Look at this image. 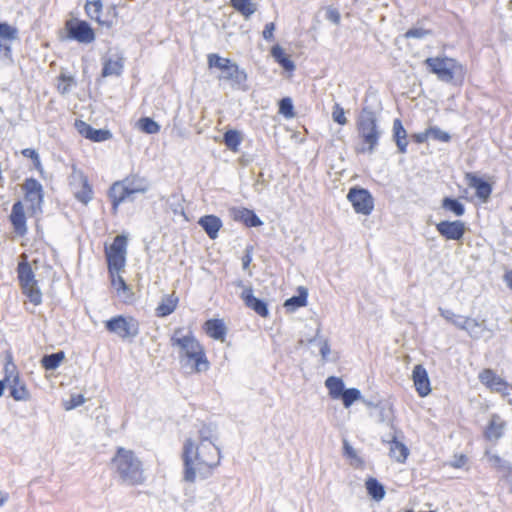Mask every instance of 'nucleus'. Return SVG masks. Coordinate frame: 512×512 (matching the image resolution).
Listing matches in <instances>:
<instances>
[{
  "instance_id": "9",
  "label": "nucleus",
  "mask_w": 512,
  "mask_h": 512,
  "mask_svg": "<svg viewBox=\"0 0 512 512\" xmlns=\"http://www.w3.org/2000/svg\"><path fill=\"white\" fill-rule=\"evenodd\" d=\"M65 30L69 39L82 44H89L95 39V33L92 27L86 21L77 18L67 20Z\"/></svg>"
},
{
  "instance_id": "22",
  "label": "nucleus",
  "mask_w": 512,
  "mask_h": 512,
  "mask_svg": "<svg viewBox=\"0 0 512 512\" xmlns=\"http://www.w3.org/2000/svg\"><path fill=\"white\" fill-rule=\"evenodd\" d=\"M10 222L13 225L15 232L23 236L27 232L26 216L24 207L21 201H16L11 210Z\"/></svg>"
},
{
  "instance_id": "28",
  "label": "nucleus",
  "mask_w": 512,
  "mask_h": 512,
  "mask_svg": "<svg viewBox=\"0 0 512 512\" xmlns=\"http://www.w3.org/2000/svg\"><path fill=\"white\" fill-rule=\"evenodd\" d=\"M393 140L396 143L398 151L402 154L407 152L408 140H407V132L402 124V121L399 118L394 119L393 121Z\"/></svg>"
},
{
  "instance_id": "8",
  "label": "nucleus",
  "mask_w": 512,
  "mask_h": 512,
  "mask_svg": "<svg viewBox=\"0 0 512 512\" xmlns=\"http://www.w3.org/2000/svg\"><path fill=\"white\" fill-rule=\"evenodd\" d=\"M347 199L358 214L370 215L374 209V198L369 190L365 188L359 186L351 187L348 191Z\"/></svg>"
},
{
  "instance_id": "61",
  "label": "nucleus",
  "mask_w": 512,
  "mask_h": 512,
  "mask_svg": "<svg viewBox=\"0 0 512 512\" xmlns=\"http://www.w3.org/2000/svg\"><path fill=\"white\" fill-rule=\"evenodd\" d=\"M295 68L296 66H282V70L279 72V74L283 78L291 81L294 75Z\"/></svg>"
},
{
  "instance_id": "31",
  "label": "nucleus",
  "mask_w": 512,
  "mask_h": 512,
  "mask_svg": "<svg viewBox=\"0 0 512 512\" xmlns=\"http://www.w3.org/2000/svg\"><path fill=\"white\" fill-rule=\"evenodd\" d=\"M18 280L22 287L36 284L35 275L31 265L27 261L20 262L17 266Z\"/></svg>"
},
{
  "instance_id": "55",
  "label": "nucleus",
  "mask_w": 512,
  "mask_h": 512,
  "mask_svg": "<svg viewBox=\"0 0 512 512\" xmlns=\"http://www.w3.org/2000/svg\"><path fill=\"white\" fill-rule=\"evenodd\" d=\"M272 56L279 64H293L288 57L285 56L284 50L276 45L271 50Z\"/></svg>"
},
{
  "instance_id": "41",
  "label": "nucleus",
  "mask_w": 512,
  "mask_h": 512,
  "mask_svg": "<svg viewBox=\"0 0 512 512\" xmlns=\"http://www.w3.org/2000/svg\"><path fill=\"white\" fill-rule=\"evenodd\" d=\"M16 365L12 361V356L8 355L4 365V378L0 380V397L3 395L6 387H10L13 374H15Z\"/></svg>"
},
{
  "instance_id": "44",
  "label": "nucleus",
  "mask_w": 512,
  "mask_h": 512,
  "mask_svg": "<svg viewBox=\"0 0 512 512\" xmlns=\"http://www.w3.org/2000/svg\"><path fill=\"white\" fill-rule=\"evenodd\" d=\"M223 142L229 150L238 152L239 146L242 142L240 132L233 129L226 131L223 135Z\"/></svg>"
},
{
  "instance_id": "58",
  "label": "nucleus",
  "mask_w": 512,
  "mask_h": 512,
  "mask_svg": "<svg viewBox=\"0 0 512 512\" xmlns=\"http://www.w3.org/2000/svg\"><path fill=\"white\" fill-rule=\"evenodd\" d=\"M326 19L337 25L340 22V13L337 9L329 7L326 10Z\"/></svg>"
},
{
  "instance_id": "37",
  "label": "nucleus",
  "mask_w": 512,
  "mask_h": 512,
  "mask_svg": "<svg viewBox=\"0 0 512 512\" xmlns=\"http://www.w3.org/2000/svg\"><path fill=\"white\" fill-rule=\"evenodd\" d=\"M325 386L329 390V395L332 399H339L345 389L344 381L336 376H330L325 381Z\"/></svg>"
},
{
  "instance_id": "27",
  "label": "nucleus",
  "mask_w": 512,
  "mask_h": 512,
  "mask_svg": "<svg viewBox=\"0 0 512 512\" xmlns=\"http://www.w3.org/2000/svg\"><path fill=\"white\" fill-rule=\"evenodd\" d=\"M123 184L129 189L132 195L137 193H145L149 190L150 184L145 177L137 174L129 175L123 180Z\"/></svg>"
},
{
  "instance_id": "1",
  "label": "nucleus",
  "mask_w": 512,
  "mask_h": 512,
  "mask_svg": "<svg viewBox=\"0 0 512 512\" xmlns=\"http://www.w3.org/2000/svg\"><path fill=\"white\" fill-rule=\"evenodd\" d=\"M215 426L204 424L199 430V446L195 447L191 439H187L183 446V480L187 483L196 481V471L202 478L212 474V470L220 464L221 451L212 438Z\"/></svg>"
},
{
  "instance_id": "35",
  "label": "nucleus",
  "mask_w": 512,
  "mask_h": 512,
  "mask_svg": "<svg viewBox=\"0 0 512 512\" xmlns=\"http://www.w3.org/2000/svg\"><path fill=\"white\" fill-rule=\"evenodd\" d=\"M441 207L448 212H451L457 217H461L465 214V205L456 198L453 197H444L441 201Z\"/></svg>"
},
{
  "instance_id": "54",
  "label": "nucleus",
  "mask_w": 512,
  "mask_h": 512,
  "mask_svg": "<svg viewBox=\"0 0 512 512\" xmlns=\"http://www.w3.org/2000/svg\"><path fill=\"white\" fill-rule=\"evenodd\" d=\"M169 201H170L169 202L170 209L172 210V212L175 215H185L184 207L181 204V201H180V198L178 195H176V194L172 195Z\"/></svg>"
},
{
  "instance_id": "29",
  "label": "nucleus",
  "mask_w": 512,
  "mask_h": 512,
  "mask_svg": "<svg viewBox=\"0 0 512 512\" xmlns=\"http://www.w3.org/2000/svg\"><path fill=\"white\" fill-rule=\"evenodd\" d=\"M111 278V285L116 289L117 294L123 298L125 303H129L133 300L134 293L130 286L125 282L124 278L118 275V272H113V275H109Z\"/></svg>"
},
{
  "instance_id": "3",
  "label": "nucleus",
  "mask_w": 512,
  "mask_h": 512,
  "mask_svg": "<svg viewBox=\"0 0 512 512\" xmlns=\"http://www.w3.org/2000/svg\"><path fill=\"white\" fill-rule=\"evenodd\" d=\"M356 126L360 138L367 145V147L361 148L360 152L373 153L379 144L382 134L376 113L369 107H363L358 116Z\"/></svg>"
},
{
  "instance_id": "23",
  "label": "nucleus",
  "mask_w": 512,
  "mask_h": 512,
  "mask_svg": "<svg viewBox=\"0 0 512 512\" xmlns=\"http://www.w3.org/2000/svg\"><path fill=\"white\" fill-rule=\"evenodd\" d=\"M18 38V29L8 23H0V53L8 56L11 43Z\"/></svg>"
},
{
  "instance_id": "48",
  "label": "nucleus",
  "mask_w": 512,
  "mask_h": 512,
  "mask_svg": "<svg viewBox=\"0 0 512 512\" xmlns=\"http://www.w3.org/2000/svg\"><path fill=\"white\" fill-rule=\"evenodd\" d=\"M339 399L342 400L345 408H349L355 401L361 399V392L357 388H345Z\"/></svg>"
},
{
  "instance_id": "60",
  "label": "nucleus",
  "mask_w": 512,
  "mask_h": 512,
  "mask_svg": "<svg viewBox=\"0 0 512 512\" xmlns=\"http://www.w3.org/2000/svg\"><path fill=\"white\" fill-rule=\"evenodd\" d=\"M410 137L414 142H416L418 144H422V143L426 142L427 139L430 137V133H428V128H427L423 132L412 134Z\"/></svg>"
},
{
  "instance_id": "7",
  "label": "nucleus",
  "mask_w": 512,
  "mask_h": 512,
  "mask_svg": "<svg viewBox=\"0 0 512 512\" xmlns=\"http://www.w3.org/2000/svg\"><path fill=\"white\" fill-rule=\"evenodd\" d=\"M22 189L24 191V199L29 204L28 210L32 216L43 213L44 189L42 184L35 178L25 179Z\"/></svg>"
},
{
  "instance_id": "19",
  "label": "nucleus",
  "mask_w": 512,
  "mask_h": 512,
  "mask_svg": "<svg viewBox=\"0 0 512 512\" xmlns=\"http://www.w3.org/2000/svg\"><path fill=\"white\" fill-rule=\"evenodd\" d=\"M415 389L420 397H425L431 392V384L427 370L423 365H415L412 371Z\"/></svg>"
},
{
  "instance_id": "56",
  "label": "nucleus",
  "mask_w": 512,
  "mask_h": 512,
  "mask_svg": "<svg viewBox=\"0 0 512 512\" xmlns=\"http://www.w3.org/2000/svg\"><path fill=\"white\" fill-rule=\"evenodd\" d=\"M85 402V398L82 394L71 395L69 401L65 403L66 410H72L82 405Z\"/></svg>"
},
{
  "instance_id": "16",
  "label": "nucleus",
  "mask_w": 512,
  "mask_h": 512,
  "mask_svg": "<svg viewBox=\"0 0 512 512\" xmlns=\"http://www.w3.org/2000/svg\"><path fill=\"white\" fill-rule=\"evenodd\" d=\"M74 126L82 137L93 142H104L113 136L110 130L96 129L83 120H76Z\"/></svg>"
},
{
  "instance_id": "34",
  "label": "nucleus",
  "mask_w": 512,
  "mask_h": 512,
  "mask_svg": "<svg viewBox=\"0 0 512 512\" xmlns=\"http://www.w3.org/2000/svg\"><path fill=\"white\" fill-rule=\"evenodd\" d=\"M409 454V450L407 446L398 441L395 436H393L390 442V456L394 458L397 462L403 463L406 461Z\"/></svg>"
},
{
  "instance_id": "17",
  "label": "nucleus",
  "mask_w": 512,
  "mask_h": 512,
  "mask_svg": "<svg viewBox=\"0 0 512 512\" xmlns=\"http://www.w3.org/2000/svg\"><path fill=\"white\" fill-rule=\"evenodd\" d=\"M246 307L253 310L259 316L266 318L269 316V309L267 303L253 294L252 287H246L240 295Z\"/></svg>"
},
{
  "instance_id": "49",
  "label": "nucleus",
  "mask_w": 512,
  "mask_h": 512,
  "mask_svg": "<svg viewBox=\"0 0 512 512\" xmlns=\"http://www.w3.org/2000/svg\"><path fill=\"white\" fill-rule=\"evenodd\" d=\"M279 113L282 114L285 118H293L295 116L294 105L292 99L290 97L282 98L279 103Z\"/></svg>"
},
{
  "instance_id": "4",
  "label": "nucleus",
  "mask_w": 512,
  "mask_h": 512,
  "mask_svg": "<svg viewBox=\"0 0 512 512\" xmlns=\"http://www.w3.org/2000/svg\"><path fill=\"white\" fill-rule=\"evenodd\" d=\"M209 74L219 80V85H229L233 90L248 91L247 73L240 66H208Z\"/></svg>"
},
{
  "instance_id": "53",
  "label": "nucleus",
  "mask_w": 512,
  "mask_h": 512,
  "mask_svg": "<svg viewBox=\"0 0 512 512\" xmlns=\"http://www.w3.org/2000/svg\"><path fill=\"white\" fill-rule=\"evenodd\" d=\"M332 119L339 125H345L347 123L344 109L340 106L339 103H335L333 106Z\"/></svg>"
},
{
  "instance_id": "63",
  "label": "nucleus",
  "mask_w": 512,
  "mask_h": 512,
  "mask_svg": "<svg viewBox=\"0 0 512 512\" xmlns=\"http://www.w3.org/2000/svg\"><path fill=\"white\" fill-rule=\"evenodd\" d=\"M330 344L327 339H324L320 342V354L323 360L327 359V356L330 354Z\"/></svg>"
},
{
  "instance_id": "2",
  "label": "nucleus",
  "mask_w": 512,
  "mask_h": 512,
  "mask_svg": "<svg viewBox=\"0 0 512 512\" xmlns=\"http://www.w3.org/2000/svg\"><path fill=\"white\" fill-rule=\"evenodd\" d=\"M110 466L117 473L122 483L137 486L145 481L142 462L130 449L117 447L114 456L111 458Z\"/></svg>"
},
{
  "instance_id": "64",
  "label": "nucleus",
  "mask_w": 512,
  "mask_h": 512,
  "mask_svg": "<svg viewBox=\"0 0 512 512\" xmlns=\"http://www.w3.org/2000/svg\"><path fill=\"white\" fill-rule=\"evenodd\" d=\"M502 477L510 485L509 491L512 493V463L507 466V469L502 473Z\"/></svg>"
},
{
  "instance_id": "12",
  "label": "nucleus",
  "mask_w": 512,
  "mask_h": 512,
  "mask_svg": "<svg viewBox=\"0 0 512 512\" xmlns=\"http://www.w3.org/2000/svg\"><path fill=\"white\" fill-rule=\"evenodd\" d=\"M428 72L435 74L438 80L461 86L465 79L464 66H427Z\"/></svg>"
},
{
  "instance_id": "36",
  "label": "nucleus",
  "mask_w": 512,
  "mask_h": 512,
  "mask_svg": "<svg viewBox=\"0 0 512 512\" xmlns=\"http://www.w3.org/2000/svg\"><path fill=\"white\" fill-rule=\"evenodd\" d=\"M365 487L369 496L376 501L385 497V488L376 478L369 477L365 482Z\"/></svg>"
},
{
  "instance_id": "6",
  "label": "nucleus",
  "mask_w": 512,
  "mask_h": 512,
  "mask_svg": "<svg viewBox=\"0 0 512 512\" xmlns=\"http://www.w3.org/2000/svg\"><path fill=\"white\" fill-rule=\"evenodd\" d=\"M108 332L116 334L121 339H134L139 334V322L133 317L114 316L104 322Z\"/></svg>"
},
{
  "instance_id": "13",
  "label": "nucleus",
  "mask_w": 512,
  "mask_h": 512,
  "mask_svg": "<svg viewBox=\"0 0 512 512\" xmlns=\"http://www.w3.org/2000/svg\"><path fill=\"white\" fill-rule=\"evenodd\" d=\"M180 364L182 367H190V372L194 373L206 372L210 368V363L201 344L183 356V362Z\"/></svg>"
},
{
  "instance_id": "46",
  "label": "nucleus",
  "mask_w": 512,
  "mask_h": 512,
  "mask_svg": "<svg viewBox=\"0 0 512 512\" xmlns=\"http://www.w3.org/2000/svg\"><path fill=\"white\" fill-rule=\"evenodd\" d=\"M343 455L351 460V465L361 467L364 464L363 459L357 455L356 450L346 439L343 440Z\"/></svg>"
},
{
  "instance_id": "21",
  "label": "nucleus",
  "mask_w": 512,
  "mask_h": 512,
  "mask_svg": "<svg viewBox=\"0 0 512 512\" xmlns=\"http://www.w3.org/2000/svg\"><path fill=\"white\" fill-rule=\"evenodd\" d=\"M506 427V422L499 414H492L491 419L484 430V437L488 441H497L503 435Z\"/></svg>"
},
{
  "instance_id": "38",
  "label": "nucleus",
  "mask_w": 512,
  "mask_h": 512,
  "mask_svg": "<svg viewBox=\"0 0 512 512\" xmlns=\"http://www.w3.org/2000/svg\"><path fill=\"white\" fill-rule=\"evenodd\" d=\"M485 330L489 331V329L485 325V320L479 322L475 318H470V320H468L466 328L464 329V331L469 335V337L475 340L482 338L483 331ZM490 332L492 331L490 330Z\"/></svg>"
},
{
  "instance_id": "51",
  "label": "nucleus",
  "mask_w": 512,
  "mask_h": 512,
  "mask_svg": "<svg viewBox=\"0 0 512 512\" xmlns=\"http://www.w3.org/2000/svg\"><path fill=\"white\" fill-rule=\"evenodd\" d=\"M486 456L489 462L501 473L511 464L509 461L502 459L499 455L491 454L489 451L486 452Z\"/></svg>"
},
{
  "instance_id": "43",
  "label": "nucleus",
  "mask_w": 512,
  "mask_h": 512,
  "mask_svg": "<svg viewBox=\"0 0 512 512\" xmlns=\"http://www.w3.org/2000/svg\"><path fill=\"white\" fill-rule=\"evenodd\" d=\"M178 299L172 298L171 296H167L162 299V301L158 304L156 308V316L158 317H166L172 314L177 307Z\"/></svg>"
},
{
  "instance_id": "32",
  "label": "nucleus",
  "mask_w": 512,
  "mask_h": 512,
  "mask_svg": "<svg viewBox=\"0 0 512 512\" xmlns=\"http://www.w3.org/2000/svg\"><path fill=\"white\" fill-rule=\"evenodd\" d=\"M81 189L74 193L75 198L84 205H87L93 198V189L89 183L88 177L80 175Z\"/></svg>"
},
{
  "instance_id": "50",
  "label": "nucleus",
  "mask_w": 512,
  "mask_h": 512,
  "mask_svg": "<svg viewBox=\"0 0 512 512\" xmlns=\"http://www.w3.org/2000/svg\"><path fill=\"white\" fill-rule=\"evenodd\" d=\"M432 35V31L429 29H425L421 26H415L410 28L403 35L406 39H424L428 36Z\"/></svg>"
},
{
  "instance_id": "57",
  "label": "nucleus",
  "mask_w": 512,
  "mask_h": 512,
  "mask_svg": "<svg viewBox=\"0 0 512 512\" xmlns=\"http://www.w3.org/2000/svg\"><path fill=\"white\" fill-rule=\"evenodd\" d=\"M123 73V66H103L101 77L120 76Z\"/></svg>"
},
{
  "instance_id": "47",
  "label": "nucleus",
  "mask_w": 512,
  "mask_h": 512,
  "mask_svg": "<svg viewBox=\"0 0 512 512\" xmlns=\"http://www.w3.org/2000/svg\"><path fill=\"white\" fill-rule=\"evenodd\" d=\"M139 129L147 134H156L160 131V125L150 117H142L138 121Z\"/></svg>"
},
{
  "instance_id": "30",
  "label": "nucleus",
  "mask_w": 512,
  "mask_h": 512,
  "mask_svg": "<svg viewBox=\"0 0 512 512\" xmlns=\"http://www.w3.org/2000/svg\"><path fill=\"white\" fill-rule=\"evenodd\" d=\"M9 390L10 396L15 401H27L30 399V393L26 388V385L21 383L17 370L15 371V374H13Z\"/></svg>"
},
{
  "instance_id": "39",
  "label": "nucleus",
  "mask_w": 512,
  "mask_h": 512,
  "mask_svg": "<svg viewBox=\"0 0 512 512\" xmlns=\"http://www.w3.org/2000/svg\"><path fill=\"white\" fill-rule=\"evenodd\" d=\"M57 90L60 94H68L76 86V79L72 74L62 71L57 77Z\"/></svg>"
},
{
  "instance_id": "62",
  "label": "nucleus",
  "mask_w": 512,
  "mask_h": 512,
  "mask_svg": "<svg viewBox=\"0 0 512 512\" xmlns=\"http://www.w3.org/2000/svg\"><path fill=\"white\" fill-rule=\"evenodd\" d=\"M438 311L440 316L450 323H452V321H454V318L456 317V314L450 309H444L442 307H439Z\"/></svg>"
},
{
  "instance_id": "52",
  "label": "nucleus",
  "mask_w": 512,
  "mask_h": 512,
  "mask_svg": "<svg viewBox=\"0 0 512 512\" xmlns=\"http://www.w3.org/2000/svg\"><path fill=\"white\" fill-rule=\"evenodd\" d=\"M428 133H430V137L436 141L447 143L451 140V135L441 130L438 126H431L428 128Z\"/></svg>"
},
{
  "instance_id": "14",
  "label": "nucleus",
  "mask_w": 512,
  "mask_h": 512,
  "mask_svg": "<svg viewBox=\"0 0 512 512\" xmlns=\"http://www.w3.org/2000/svg\"><path fill=\"white\" fill-rule=\"evenodd\" d=\"M436 230L446 240L460 241L466 232V224L461 220H443L436 224Z\"/></svg>"
},
{
  "instance_id": "10",
  "label": "nucleus",
  "mask_w": 512,
  "mask_h": 512,
  "mask_svg": "<svg viewBox=\"0 0 512 512\" xmlns=\"http://www.w3.org/2000/svg\"><path fill=\"white\" fill-rule=\"evenodd\" d=\"M170 344L172 347L179 348L178 358L180 362H183V356L197 348L201 343L191 330H189L187 334H184V328L178 327L174 330L170 338Z\"/></svg>"
},
{
  "instance_id": "15",
  "label": "nucleus",
  "mask_w": 512,
  "mask_h": 512,
  "mask_svg": "<svg viewBox=\"0 0 512 512\" xmlns=\"http://www.w3.org/2000/svg\"><path fill=\"white\" fill-rule=\"evenodd\" d=\"M108 197L111 200V212L114 216L118 214L120 204L126 201H134L133 195L121 180L114 182L110 186Z\"/></svg>"
},
{
  "instance_id": "45",
  "label": "nucleus",
  "mask_w": 512,
  "mask_h": 512,
  "mask_svg": "<svg viewBox=\"0 0 512 512\" xmlns=\"http://www.w3.org/2000/svg\"><path fill=\"white\" fill-rule=\"evenodd\" d=\"M22 292L33 305L38 306L42 303V293L37 283L22 287Z\"/></svg>"
},
{
  "instance_id": "42",
  "label": "nucleus",
  "mask_w": 512,
  "mask_h": 512,
  "mask_svg": "<svg viewBox=\"0 0 512 512\" xmlns=\"http://www.w3.org/2000/svg\"><path fill=\"white\" fill-rule=\"evenodd\" d=\"M65 359L64 351H58L51 354H46L41 359V364L46 370L57 369L61 362Z\"/></svg>"
},
{
  "instance_id": "33",
  "label": "nucleus",
  "mask_w": 512,
  "mask_h": 512,
  "mask_svg": "<svg viewBox=\"0 0 512 512\" xmlns=\"http://www.w3.org/2000/svg\"><path fill=\"white\" fill-rule=\"evenodd\" d=\"M297 292V295H294L285 301L284 307L287 309L296 310L307 305L308 290L305 287L300 286L298 287Z\"/></svg>"
},
{
  "instance_id": "59",
  "label": "nucleus",
  "mask_w": 512,
  "mask_h": 512,
  "mask_svg": "<svg viewBox=\"0 0 512 512\" xmlns=\"http://www.w3.org/2000/svg\"><path fill=\"white\" fill-rule=\"evenodd\" d=\"M471 317H466L462 315H456L454 318V321H452L451 324H453L456 328L463 330L466 328V325L468 323V320H470Z\"/></svg>"
},
{
  "instance_id": "11",
  "label": "nucleus",
  "mask_w": 512,
  "mask_h": 512,
  "mask_svg": "<svg viewBox=\"0 0 512 512\" xmlns=\"http://www.w3.org/2000/svg\"><path fill=\"white\" fill-rule=\"evenodd\" d=\"M478 378L491 392L499 393L503 398L508 397L511 393L512 386L505 379L498 376L493 369H483Z\"/></svg>"
},
{
  "instance_id": "26",
  "label": "nucleus",
  "mask_w": 512,
  "mask_h": 512,
  "mask_svg": "<svg viewBox=\"0 0 512 512\" xmlns=\"http://www.w3.org/2000/svg\"><path fill=\"white\" fill-rule=\"evenodd\" d=\"M85 12L86 14L91 18L96 20V22L104 26L106 28H111L114 24L112 19H102L101 18V12L103 9V4L101 0H95V1H87L85 4Z\"/></svg>"
},
{
  "instance_id": "18",
  "label": "nucleus",
  "mask_w": 512,
  "mask_h": 512,
  "mask_svg": "<svg viewBox=\"0 0 512 512\" xmlns=\"http://www.w3.org/2000/svg\"><path fill=\"white\" fill-rule=\"evenodd\" d=\"M230 215L234 221L243 223L246 227H259L263 221L251 209L245 207H233L230 209Z\"/></svg>"
},
{
  "instance_id": "24",
  "label": "nucleus",
  "mask_w": 512,
  "mask_h": 512,
  "mask_svg": "<svg viewBox=\"0 0 512 512\" xmlns=\"http://www.w3.org/2000/svg\"><path fill=\"white\" fill-rule=\"evenodd\" d=\"M198 224L212 240L217 238L219 230L223 226L222 220L213 214L200 217Z\"/></svg>"
},
{
  "instance_id": "25",
  "label": "nucleus",
  "mask_w": 512,
  "mask_h": 512,
  "mask_svg": "<svg viewBox=\"0 0 512 512\" xmlns=\"http://www.w3.org/2000/svg\"><path fill=\"white\" fill-rule=\"evenodd\" d=\"M203 329L205 333L214 340L224 341L227 334V327L222 319H208Z\"/></svg>"
},
{
  "instance_id": "5",
  "label": "nucleus",
  "mask_w": 512,
  "mask_h": 512,
  "mask_svg": "<svg viewBox=\"0 0 512 512\" xmlns=\"http://www.w3.org/2000/svg\"><path fill=\"white\" fill-rule=\"evenodd\" d=\"M128 239L125 235H117L109 248H105V255L108 263V273L119 272L126 264Z\"/></svg>"
},
{
  "instance_id": "40",
  "label": "nucleus",
  "mask_w": 512,
  "mask_h": 512,
  "mask_svg": "<svg viewBox=\"0 0 512 512\" xmlns=\"http://www.w3.org/2000/svg\"><path fill=\"white\" fill-rule=\"evenodd\" d=\"M232 7L241 13L245 19H249L257 10V4L251 0H230Z\"/></svg>"
},
{
  "instance_id": "20",
  "label": "nucleus",
  "mask_w": 512,
  "mask_h": 512,
  "mask_svg": "<svg viewBox=\"0 0 512 512\" xmlns=\"http://www.w3.org/2000/svg\"><path fill=\"white\" fill-rule=\"evenodd\" d=\"M465 178L468 182V185L471 188H474L476 191V196L481 199L483 202H486L491 193H492V186L491 184L484 180L481 177H478L474 173H466Z\"/></svg>"
}]
</instances>
